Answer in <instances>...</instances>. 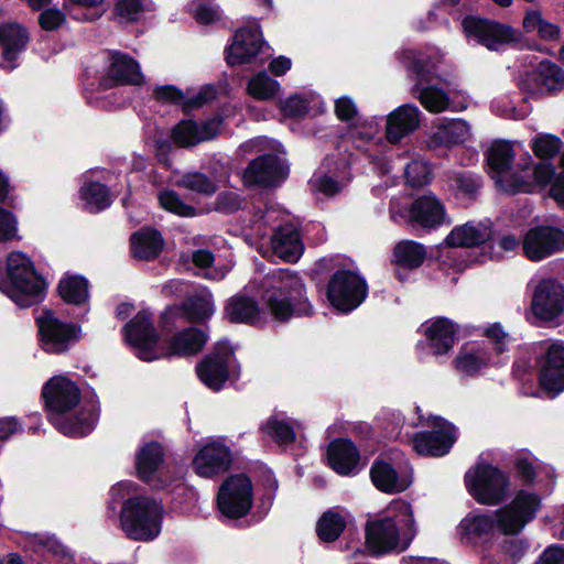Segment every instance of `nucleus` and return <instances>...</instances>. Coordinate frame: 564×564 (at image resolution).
Instances as JSON below:
<instances>
[{
  "label": "nucleus",
  "mask_w": 564,
  "mask_h": 564,
  "mask_svg": "<svg viewBox=\"0 0 564 564\" xmlns=\"http://www.w3.org/2000/svg\"><path fill=\"white\" fill-rule=\"evenodd\" d=\"M79 198L84 202V210L98 214L112 204L110 189L98 181H87L79 188Z\"/></svg>",
  "instance_id": "4c0bfd02"
},
{
  "label": "nucleus",
  "mask_w": 564,
  "mask_h": 564,
  "mask_svg": "<svg viewBox=\"0 0 564 564\" xmlns=\"http://www.w3.org/2000/svg\"><path fill=\"white\" fill-rule=\"evenodd\" d=\"M30 42L28 29L18 22H7L0 25V46L2 58L8 63L15 62Z\"/></svg>",
  "instance_id": "72a5a7b5"
},
{
  "label": "nucleus",
  "mask_w": 564,
  "mask_h": 564,
  "mask_svg": "<svg viewBox=\"0 0 564 564\" xmlns=\"http://www.w3.org/2000/svg\"><path fill=\"white\" fill-rule=\"evenodd\" d=\"M41 398L47 419L57 431L69 437L87 436L96 426L99 419V405H84L73 416H65L75 409L82 398L78 386L67 377L54 376L42 388Z\"/></svg>",
  "instance_id": "f03ea898"
},
{
  "label": "nucleus",
  "mask_w": 564,
  "mask_h": 564,
  "mask_svg": "<svg viewBox=\"0 0 564 564\" xmlns=\"http://www.w3.org/2000/svg\"><path fill=\"white\" fill-rule=\"evenodd\" d=\"M217 97V90L213 85H205L203 86L199 91L189 97L186 98L184 96V99L181 104L182 110L185 115L191 113L193 110L202 108L206 104L213 101Z\"/></svg>",
  "instance_id": "4d7b16f0"
},
{
  "label": "nucleus",
  "mask_w": 564,
  "mask_h": 564,
  "mask_svg": "<svg viewBox=\"0 0 564 564\" xmlns=\"http://www.w3.org/2000/svg\"><path fill=\"white\" fill-rule=\"evenodd\" d=\"M485 336L490 340L487 344L491 347V355L500 356L508 350L507 339L509 334L503 330L499 323L490 325L485 330Z\"/></svg>",
  "instance_id": "0e129e2a"
},
{
  "label": "nucleus",
  "mask_w": 564,
  "mask_h": 564,
  "mask_svg": "<svg viewBox=\"0 0 564 564\" xmlns=\"http://www.w3.org/2000/svg\"><path fill=\"white\" fill-rule=\"evenodd\" d=\"M158 200L164 210L180 217L192 218L197 215L195 206L183 202L181 196L174 189H163L159 192Z\"/></svg>",
  "instance_id": "49530a36"
},
{
  "label": "nucleus",
  "mask_w": 564,
  "mask_h": 564,
  "mask_svg": "<svg viewBox=\"0 0 564 564\" xmlns=\"http://www.w3.org/2000/svg\"><path fill=\"white\" fill-rule=\"evenodd\" d=\"M521 246L530 261H542L564 250V230L551 225L533 226L525 232Z\"/></svg>",
  "instance_id": "a211bd4d"
},
{
  "label": "nucleus",
  "mask_w": 564,
  "mask_h": 564,
  "mask_svg": "<svg viewBox=\"0 0 564 564\" xmlns=\"http://www.w3.org/2000/svg\"><path fill=\"white\" fill-rule=\"evenodd\" d=\"M536 365L539 386L546 397L554 399L564 392V343L550 344L544 354L536 358Z\"/></svg>",
  "instance_id": "f3484780"
},
{
  "label": "nucleus",
  "mask_w": 564,
  "mask_h": 564,
  "mask_svg": "<svg viewBox=\"0 0 564 564\" xmlns=\"http://www.w3.org/2000/svg\"><path fill=\"white\" fill-rule=\"evenodd\" d=\"M469 134V126L463 119H453L442 123L426 140L430 150L451 148L462 144Z\"/></svg>",
  "instance_id": "c9c22d12"
},
{
  "label": "nucleus",
  "mask_w": 564,
  "mask_h": 564,
  "mask_svg": "<svg viewBox=\"0 0 564 564\" xmlns=\"http://www.w3.org/2000/svg\"><path fill=\"white\" fill-rule=\"evenodd\" d=\"M164 507L149 496H133L124 499L119 513L120 528L124 536L135 542H151L161 531Z\"/></svg>",
  "instance_id": "39448f33"
},
{
  "label": "nucleus",
  "mask_w": 564,
  "mask_h": 564,
  "mask_svg": "<svg viewBox=\"0 0 564 564\" xmlns=\"http://www.w3.org/2000/svg\"><path fill=\"white\" fill-rule=\"evenodd\" d=\"M531 308L541 321L556 319L564 312V286L555 279H542L535 286Z\"/></svg>",
  "instance_id": "412c9836"
},
{
  "label": "nucleus",
  "mask_w": 564,
  "mask_h": 564,
  "mask_svg": "<svg viewBox=\"0 0 564 564\" xmlns=\"http://www.w3.org/2000/svg\"><path fill=\"white\" fill-rule=\"evenodd\" d=\"M144 11V0H116L112 14L118 23L132 24L140 21Z\"/></svg>",
  "instance_id": "de8ad7c7"
},
{
  "label": "nucleus",
  "mask_w": 564,
  "mask_h": 564,
  "mask_svg": "<svg viewBox=\"0 0 564 564\" xmlns=\"http://www.w3.org/2000/svg\"><path fill=\"white\" fill-rule=\"evenodd\" d=\"M328 466L340 476L351 477L359 474L365 464L357 445L348 437L333 440L326 451Z\"/></svg>",
  "instance_id": "b1692460"
},
{
  "label": "nucleus",
  "mask_w": 564,
  "mask_h": 564,
  "mask_svg": "<svg viewBox=\"0 0 564 564\" xmlns=\"http://www.w3.org/2000/svg\"><path fill=\"white\" fill-rule=\"evenodd\" d=\"M67 12L57 8L44 9L39 15V25L43 31L54 32L66 22Z\"/></svg>",
  "instance_id": "e2e57ef3"
},
{
  "label": "nucleus",
  "mask_w": 564,
  "mask_h": 564,
  "mask_svg": "<svg viewBox=\"0 0 564 564\" xmlns=\"http://www.w3.org/2000/svg\"><path fill=\"white\" fill-rule=\"evenodd\" d=\"M231 464L230 448L220 442H210L196 453L192 466L199 477L214 478L227 473Z\"/></svg>",
  "instance_id": "5701e85b"
},
{
  "label": "nucleus",
  "mask_w": 564,
  "mask_h": 564,
  "mask_svg": "<svg viewBox=\"0 0 564 564\" xmlns=\"http://www.w3.org/2000/svg\"><path fill=\"white\" fill-rule=\"evenodd\" d=\"M289 175V166L272 152L252 159L242 174L247 187L273 188L280 186Z\"/></svg>",
  "instance_id": "dca6fc26"
},
{
  "label": "nucleus",
  "mask_w": 564,
  "mask_h": 564,
  "mask_svg": "<svg viewBox=\"0 0 564 564\" xmlns=\"http://www.w3.org/2000/svg\"><path fill=\"white\" fill-rule=\"evenodd\" d=\"M259 303L248 295H234L225 305V317L232 324H253L260 315Z\"/></svg>",
  "instance_id": "e433bc0d"
},
{
  "label": "nucleus",
  "mask_w": 564,
  "mask_h": 564,
  "mask_svg": "<svg viewBox=\"0 0 564 564\" xmlns=\"http://www.w3.org/2000/svg\"><path fill=\"white\" fill-rule=\"evenodd\" d=\"M485 156L489 170L500 175L511 170L516 152L510 141L496 140L488 148Z\"/></svg>",
  "instance_id": "79ce46f5"
},
{
  "label": "nucleus",
  "mask_w": 564,
  "mask_h": 564,
  "mask_svg": "<svg viewBox=\"0 0 564 564\" xmlns=\"http://www.w3.org/2000/svg\"><path fill=\"white\" fill-rule=\"evenodd\" d=\"M231 40L225 47V61L230 67L254 62L263 45L261 33L250 26L238 29Z\"/></svg>",
  "instance_id": "4be33fe9"
},
{
  "label": "nucleus",
  "mask_w": 564,
  "mask_h": 564,
  "mask_svg": "<svg viewBox=\"0 0 564 564\" xmlns=\"http://www.w3.org/2000/svg\"><path fill=\"white\" fill-rule=\"evenodd\" d=\"M243 202V197L238 193L231 191H223L216 196L214 210L224 215H231L242 208Z\"/></svg>",
  "instance_id": "6e6d98bb"
},
{
  "label": "nucleus",
  "mask_w": 564,
  "mask_h": 564,
  "mask_svg": "<svg viewBox=\"0 0 564 564\" xmlns=\"http://www.w3.org/2000/svg\"><path fill=\"white\" fill-rule=\"evenodd\" d=\"M492 226L488 221L469 220L455 226L444 239L449 248H477L491 240Z\"/></svg>",
  "instance_id": "a878e982"
},
{
  "label": "nucleus",
  "mask_w": 564,
  "mask_h": 564,
  "mask_svg": "<svg viewBox=\"0 0 564 564\" xmlns=\"http://www.w3.org/2000/svg\"><path fill=\"white\" fill-rule=\"evenodd\" d=\"M346 528V520L338 512L325 511L316 523V533L321 541L335 542Z\"/></svg>",
  "instance_id": "c03bdc74"
},
{
  "label": "nucleus",
  "mask_w": 564,
  "mask_h": 564,
  "mask_svg": "<svg viewBox=\"0 0 564 564\" xmlns=\"http://www.w3.org/2000/svg\"><path fill=\"white\" fill-rule=\"evenodd\" d=\"M370 479L381 492L393 495L404 491L410 482L400 478L397 469L387 460L376 458L370 467Z\"/></svg>",
  "instance_id": "f704fd0d"
},
{
  "label": "nucleus",
  "mask_w": 564,
  "mask_h": 564,
  "mask_svg": "<svg viewBox=\"0 0 564 564\" xmlns=\"http://www.w3.org/2000/svg\"><path fill=\"white\" fill-rule=\"evenodd\" d=\"M533 564H564V544L546 546Z\"/></svg>",
  "instance_id": "774afa93"
},
{
  "label": "nucleus",
  "mask_w": 564,
  "mask_h": 564,
  "mask_svg": "<svg viewBox=\"0 0 564 564\" xmlns=\"http://www.w3.org/2000/svg\"><path fill=\"white\" fill-rule=\"evenodd\" d=\"M399 62L415 76L413 90L419 93L421 105L430 112L437 113L449 106L448 95L441 88L430 85L436 79L438 66L434 56L427 52L414 48H404L398 53Z\"/></svg>",
  "instance_id": "423d86ee"
},
{
  "label": "nucleus",
  "mask_w": 564,
  "mask_h": 564,
  "mask_svg": "<svg viewBox=\"0 0 564 564\" xmlns=\"http://www.w3.org/2000/svg\"><path fill=\"white\" fill-rule=\"evenodd\" d=\"M105 0H64L63 9L78 22H95L106 12Z\"/></svg>",
  "instance_id": "37998d69"
},
{
  "label": "nucleus",
  "mask_w": 564,
  "mask_h": 564,
  "mask_svg": "<svg viewBox=\"0 0 564 564\" xmlns=\"http://www.w3.org/2000/svg\"><path fill=\"white\" fill-rule=\"evenodd\" d=\"M453 364L458 372L468 377H475L482 369L496 365L492 361L491 347L485 341L464 344Z\"/></svg>",
  "instance_id": "cd10ccee"
},
{
  "label": "nucleus",
  "mask_w": 564,
  "mask_h": 564,
  "mask_svg": "<svg viewBox=\"0 0 564 564\" xmlns=\"http://www.w3.org/2000/svg\"><path fill=\"white\" fill-rule=\"evenodd\" d=\"M426 254L423 243L408 239L399 241L392 251L393 262L408 270L420 268L424 263Z\"/></svg>",
  "instance_id": "a19ab883"
},
{
  "label": "nucleus",
  "mask_w": 564,
  "mask_h": 564,
  "mask_svg": "<svg viewBox=\"0 0 564 564\" xmlns=\"http://www.w3.org/2000/svg\"><path fill=\"white\" fill-rule=\"evenodd\" d=\"M165 452L158 441L144 443L135 454V476L144 484H150L164 463Z\"/></svg>",
  "instance_id": "2f4dec72"
},
{
  "label": "nucleus",
  "mask_w": 564,
  "mask_h": 564,
  "mask_svg": "<svg viewBox=\"0 0 564 564\" xmlns=\"http://www.w3.org/2000/svg\"><path fill=\"white\" fill-rule=\"evenodd\" d=\"M562 145L563 142L557 135L538 133L532 140L531 149L539 159L551 160L560 153Z\"/></svg>",
  "instance_id": "864d4df0"
},
{
  "label": "nucleus",
  "mask_w": 564,
  "mask_h": 564,
  "mask_svg": "<svg viewBox=\"0 0 564 564\" xmlns=\"http://www.w3.org/2000/svg\"><path fill=\"white\" fill-rule=\"evenodd\" d=\"M281 85L270 77L265 70L253 75L247 84V93L258 100H271L280 91Z\"/></svg>",
  "instance_id": "a18cd8bd"
},
{
  "label": "nucleus",
  "mask_w": 564,
  "mask_h": 564,
  "mask_svg": "<svg viewBox=\"0 0 564 564\" xmlns=\"http://www.w3.org/2000/svg\"><path fill=\"white\" fill-rule=\"evenodd\" d=\"M145 82L139 62L128 53L112 50L108 52V65L99 80L102 89L119 86H141Z\"/></svg>",
  "instance_id": "6ab92c4d"
},
{
  "label": "nucleus",
  "mask_w": 564,
  "mask_h": 564,
  "mask_svg": "<svg viewBox=\"0 0 564 564\" xmlns=\"http://www.w3.org/2000/svg\"><path fill=\"white\" fill-rule=\"evenodd\" d=\"M453 186L457 195L474 202L482 186V177L468 171L457 172L453 177Z\"/></svg>",
  "instance_id": "3c124183"
},
{
  "label": "nucleus",
  "mask_w": 564,
  "mask_h": 564,
  "mask_svg": "<svg viewBox=\"0 0 564 564\" xmlns=\"http://www.w3.org/2000/svg\"><path fill=\"white\" fill-rule=\"evenodd\" d=\"M541 506L538 494L520 489L509 503L495 511V518L488 513L466 516L458 524L460 539L488 552L494 546L496 529L505 535H518L536 518Z\"/></svg>",
  "instance_id": "f257e3e1"
},
{
  "label": "nucleus",
  "mask_w": 564,
  "mask_h": 564,
  "mask_svg": "<svg viewBox=\"0 0 564 564\" xmlns=\"http://www.w3.org/2000/svg\"><path fill=\"white\" fill-rule=\"evenodd\" d=\"M152 97L160 104H170L181 106L184 99V93L175 85L156 86L153 89Z\"/></svg>",
  "instance_id": "69168bd1"
},
{
  "label": "nucleus",
  "mask_w": 564,
  "mask_h": 564,
  "mask_svg": "<svg viewBox=\"0 0 564 564\" xmlns=\"http://www.w3.org/2000/svg\"><path fill=\"white\" fill-rule=\"evenodd\" d=\"M420 124V110L416 106L405 104L394 109L387 118L386 138L399 143L404 137L414 132Z\"/></svg>",
  "instance_id": "c756f323"
},
{
  "label": "nucleus",
  "mask_w": 564,
  "mask_h": 564,
  "mask_svg": "<svg viewBox=\"0 0 564 564\" xmlns=\"http://www.w3.org/2000/svg\"><path fill=\"white\" fill-rule=\"evenodd\" d=\"M35 323L39 345L47 354H65L83 337L80 325L59 319L50 308L44 310Z\"/></svg>",
  "instance_id": "9d476101"
},
{
  "label": "nucleus",
  "mask_w": 564,
  "mask_h": 564,
  "mask_svg": "<svg viewBox=\"0 0 564 564\" xmlns=\"http://www.w3.org/2000/svg\"><path fill=\"white\" fill-rule=\"evenodd\" d=\"M403 213L409 226L427 231L440 227L446 216L444 204L433 194L414 198Z\"/></svg>",
  "instance_id": "aec40b11"
},
{
  "label": "nucleus",
  "mask_w": 564,
  "mask_h": 564,
  "mask_svg": "<svg viewBox=\"0 0 564 564\" xmlns=\"http://www.w3.org/2000/svg\"><path fill=\"white\" fill-rule=\"evenodd\" d=\"M235 356L228 339L218 340L213 349L195 366L199 381L210 391L220 392L230 379V360Z\"/></svg>",
  "instance_id": "ddd939ff"
},
{
  "label": "nucleus",
  "mask_w": 564,
  "mask_h": 564,
  "mask_svg": "<svg viewBox=\"0 0 564 564\" xmlns=\"http://www.w3.org/2000/svg\"><path fill=\"white\" fill-rule=\"evenodd\" d=\"M273 253L288 263L299 261L304 251L300 229L291 223L280 225L271 236Z\"/></svg>",
  "instance_id": "c85d7f7f"
},
{
  "label": "nucleus",
  "mask_w": 564,
  "mask_h": 564,
  "mask_svg": "<svg viewBox=\"0 0 564 564\" xmlns=\"http://www.w3.org/2000/svg\"><path fill=\"white\" fill-rule=\"evenodd\" d=\"M368 283L350 269H338L326 285V297L336 311L348 314L359 307L368 296Z\"/></svg>",
  "instance_id": "1a4fd4ad"
},
{
  "label": "nucleus",
  "mask_w": 564,
  "mask_h": 564,
  "mask_svg": "<svg viewBox=\"0 0 564 564\" xmlns=\"http://www.w3.org/2000/svg\"><path fill=\"white\" fill-rule=\"evenodd\" d=\"M177 186L205 196H212L217 192L216 182L197 171L184 173L177 181Z\"/></svg>",
  "instance_id": "09e8293b"
},
{
  "label": "nucleus",
  "mask_w": 564,
  "mask_h": 564,
  "mask_svg": "<svg viewBox=\"0 0 564 564\" xmlns=\"http://www.w3.org/2000/svg\"><path fill=\"white\" fill-rule=\"evenodd\" d=\"M198 123L192 119L181 120L172 130L173 142L181 148H189L200 143Z\"/></svg>",
  "instance_id": "603ef678"
},
{
  "label": "nucleus",
  "mask_w": 564,
  "mask_h": 564,
  "mask_svg": "<svg viewBox=\"0 0 564 564\" xmlns=\"http://www.w3.org/2000/svg\"><path fill=\"white\" fill-rule=\"evenodd\" d=\"M56 293L65 304L76 307L88 306L90 282L85 275L66 272L56 285ZM88 311L89 307H86L80 321H84Z\"/></svg>",
  "instance_id": "7c9ffc66"
},
{
  "label": "nucleus",
  "mask_w": 564,
  "mask_h": 564,
  "mask_svg": "<svg viewBox=\"0 0 564 564\" xmlns=\"http://www.w3.org/2000/svg\"><path fill=\"white\" fill-rule=\"evenodd\" d=\"M528 79L536 86L546 87L549 93H556L564 87V69L552 61L543 59L528 74Z\"/></svg>",
  "instance_id": "58836bf2"
},
{
  "label": "nucleus",
  "mask_w": 564,
  "mask_h": 564,
  "mask_svg": "<svg viewBox=\"0 0 564 564\" xmlns=\"http://www.w3.org/2000/svg\"><path fill=\"white\" fill-rule=\"evenodd\" d=\"M281 112L292 119L303 118L310 110L308 101L303 96L294 94L281 101Z\"/></svg>",
  "instance_id": "680f3d73"
},
{
  "label": "nucleus",
  "mask_w": 564,
  "mask_h": 564,
  "mask_svg": "<svg viewBox=\"0 0 564 564\" xmlns=\"http://www.w3.org/2000/svg\"><path fill=\"white\" fill-rule=\"evenodd\" d=\"M260 431L270 436L274 442L282 444H292L296 440L293 426L276 416L271 415L261 424Z\"/></svg>",
  "instance_id": "8fccbe9b"
},
{
  "label": "nucleus",
  "mask_w": 564,
  "mask_h": 564,
  "mask_svg": "<svg viewBox=\"0 0 564 564\" xmlns=\"http://www.w3.org/2000/svg\"><path fill=\"white\" fill-rule=\"evenodd\" d=\"M529 547L530 543L525 538L507 539L501 545L503 554L508 555L514 564L524 556Z\"/></svg>",
  "instance_id": "338daca9"
},
{
  "label": "nucleus",
  "mask_w": 564,
  "mask_h": 564,
  "mask_svg": "<svg viewBox=\"0 0 564 564\" xmlns=\"http://www.w3.org/2000/svg\"><path fill=\"white\" fill-rule=\"evenodd\" d=\"M422 327H425L424 335L433 355H446L453 349L458 327L452 319L437 316L424 323Z\"/></svg>",
  "instance_id": "bb28decb"
},
{
  "label": "nucleus",
  "mask_w": 564,
  "mask_h": 564,
  "mask_svg": "<svg viewBox=\"0 0 564 564\" xmlns=\"http://www.w3.org/2000/svg\"><path fill=\"white\" fill-rule=\"evenodd\" d=\"M429 423L433 430L413 435V449L423 456L442 457L448 454L457 441V427L440 415H431Z\"/></svg>",
  "instance_id": "2eb2a0df"
},
{
  "label": "nucleus",
  "mask_w": 564,
  "mask_h": 564,
  "mask_svg": "<svg viewBox=\"0 0 564 564\" xmlns=\"http://www.w3.org/2000/svg\"><path fill=\"white\" fill-rule=\"evenodd\" d=\"M497 184L508 195L531 194L534 192V184L517 172L499 177Z\"/></svg>",
  "instance_id": "5fc2aeb1"
},
{
  "label": "nucleus",
  "mask_w": 564,
  "mask_h": 564,
  "mask_svg": "<svg viewBox=\"0 0 564 564\" xmlns=\"http://www.w3.org/2000/svg\"><path fill=\"white\" fill-rule=\"evenodd\" d=\"M217 97V90L213 85H205L203 86L199 91L189 97L186 98L184 96V99L181 104L182 110L185 115L191 113L193 110L202 108L206 104L213 101Z\"/></svg>",
  "instance_id": "13d9d810"
},
{
  "label": "nucleus",
  "mask_w": 564,
  "mask_h": 564,
  "mask_svg": "<svg viewBox=\"0 0 564 564\" xmlns=\"http://www.w3.org/2000/svg\"><path fill=\"white\" fill-rule=\"evenodd\" d=\"M260 301L262 310L279 323L314 315L304 281L289 269H279L264 279Z\"/></svg>",
  "instance_id": "7ed1b4c3"
},
{
  "label": "nucleus",
  "mask_w": 564,
  "mask_h": 564,
  "mask_svg": "<svg viewBox=\"0 0 564 564\" xmlns=\"http://www.w3.org/2000/svg\"><path fill=\"white\" fill-rule=\"evenodd\" d=\"M0 290L19 307L28 308L43 300L45 282L36 274L32 260L14 251L8 256L7 274L0 283Z\"/></svg>",
  "instance_id": "0eeeda50"
},
{
  "label": "nucleus",
  "mask_w": 564,
  "mask_h": 564,
  "mask_svg": "<svg viewBox=\"0 0 564 564\" xmlns=\"http://www.w3.org/2000/svg\"><path fill=\"white\" fill-rule=\"evenodd\" d=\"M132 256L138 260L153 261L164 248L162 234L153 227H144L130 236Z\"/></svg>",
  "instance_id": "473e14b6"
},
{
  "label": "nucleus",
  "mask_w": 564,
  "mask_h": 564,
  "mask_svg": "<svg viewBox=\"0 0 564 564\" xmlns=\"http://www.w3.org/2000/svg\"><path fill=\"white\" fill-rule=\"evenodd\" d=\"M462 26L467 37L475 39L490 51H497L505 44L519 43L522 39V33L511 25L478 15H466Z\"/></svg>",
  "instance_id": "4468645a"
},
{
  "label": "nucleus",
  "mask_w": 564,
  "mask_h": 564,
  "mask_svg": "<svg viewBox=\"0 0 564 564\" xmlns=\"http://www.w3.org/2000/svg\"><path fill=\"white\" fill-rule=\"evenodd\" d=\"M126 343L134 349L138 359L151 362L160 359V335L154 327L152 313L139 311L122 328Z\"/></svg>",
  "instance_id": "f8f14e48"
},
{
  "label": "nucleus",
  "mask_w": 564,
  "mask_h": 564,
  "mask_svg": "<svg viewBox=\"0 0 564 564\" xmlns=\"http://www.w3.org/2000/svg\"><path fill=\"white\" fill-rule=\"evenodd\" d=\"M208 340V335L194 326L176 332L170 339L167 347L163 348L160 359L188 358L199 354Z\"/></svg>",
  "instance_id": "393cba45"
},
{
  "label": "nucleus",
  "mask_w": 564,
  "mask_h": 564,
  "mask_svg": "<svg viewBox=\"0 0 564 564\" xmlns=\"http://www.w3.org/2000/svg\"><path fill=\"white\" fill-rule=\"evenodd\" d=\"M416 535L412 507L402 502L392 514L367 522L366 546L371 555L380 556L399 547L405 551Z\"/></svg>",
  "instance_id": "20e7f679"
},
{
  "label": "nucleus",
  "mask_w": 564,
  "mask_h": 564,
  "mask_svg": "<svg viewBox=\"0 0 564 564\" xmlns=\"http://www.w3.org/2000/svg\"><path fill=\"white\" fill-rule=\"evenodd\" d=\"M404 176L410 186L419 187L430 183L431 171L427 164L420 161H412L406 164Z\"/></svg>",
  "instance_id": "052dcab7"
},
{
  "label": "nucleus",
  "mask_w": 564,
  "mask_h": 564,
  "mask_svg": "<svg viewBox=\"0 0 564 564\" xmlns=\"http://www.w3.org/2000/svg\"><path fill=\"white\" fill-rule=\"evenodd\" d=\"M216 503L218 511L226 518H245L253 507L251 478L245 473L229 475L218 489Z\"/></svg>",
  "instance_id": "9b49d317"
},
{
  "label": "nucleus",
  "mask_w": 564,
  "mask_h": 564,
  "mask_svg": "<svg viewBox=\"0 0 564 564\" xmlns=\"http://www.w3.org/2000/svg\"><path fill=\"white\" fill-rule=\"evenodd\" d=\"M464 481L468 494L484 506L502 503L511 484L509 474L489 463H478L473 473L465 474Z\"/></svg>",
  "instance_id": "6e6552de"
},
{
  "label": "nucleus",
  "mask_w": 564,
  "mask_h": 564,
  "mask_svg": "<svg viewBox=\"0 0 564 564\" xmlns=\"http://www.w3.org/2000/svg\"><path fill=\"white\" fill-rule=\"evenodd\" d=\"M178 306L182 316L195 324L208 321L215 313L214 297L210 292L189 296Z\"/></svg>",
  "instance_id": "ea45409f"
},
{
  "label": "nucleus",
  "mask_w": 564,
  "mask_h": 564,
  "mask_svg": "<svg viewBox=\"0 0 564 564\" xmlns=\"http://www.w3.org/2000/svg\"><path fill=\"white\" fill-rule=\"evenodd\" d=\"M516 477L523 487H530L535 484L538 471L534 464L524 456H517L512 462Z\"/></svg>",
  "instance_id": "bf43d9fd"
}]
</instances>
